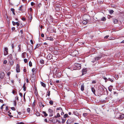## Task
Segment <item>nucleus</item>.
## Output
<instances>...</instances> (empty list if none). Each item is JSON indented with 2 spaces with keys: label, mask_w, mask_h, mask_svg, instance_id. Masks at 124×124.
Segmentation results:
<instances>
[{
  "label": "nucleus",
  "mask_w": 124,
  "mask_h": 124,
  "mask_svg": "<svg viewBox=\"0 0 124 124\" xmlns=\"http://www.w3.org/2000/svg\"><path fill=\"white\" fill-rule=\"evenodd\" d=\"M9 62L10 64L12 66L13 64L14 61L12 60H10L9 61Z\"/></svg>",
  "instance_id": "14"
},
{
  "label": "nucleus",
  "mask_w": 124,
  "mask_h": 124,
  "mask_svg": "<svg viewBox=\"0 0 124 124\" xmlns=\"http://www.w3.org/2000/svg\"><path fill=\"white\" fill-rule=\"evenodd\" d=\"M91 90L92 92H93L94 94H95V90L94 88L93 87H92L91 88Z\"/></svg>",
  "instance_id": "20"
},
{
  "label": "nucleus",
  "mask_w": 124,
  "mask_h": 124,
  "mask_svg": "<svg viewBox=\"0 0 124 124\" xmlns=\"http://www.w3.org/2000/svg\"><path fill=\"white\" fill-rule=\"evenodd\" d=\"M12 93L13 94L15 93H16V91L14 90H13Z\"/></svg>",
  "instance_id": "55"
},
{
  "label": "nucleus",
  "mask_w": 124,
  "mask_h": 124,
  "mask_svg": "<svg viewBox=\"0 0 124 124\" xmlns=\"http://www.w3.org/2000/svg\"><path fill=\"white\" fill-rule=\"evenodd\" d=\"M22 20L23 21H24L25 20V18L23 17L22 19Z\"/></svg>",
  "instance_id": "60"
},
{
  "label": "nucleus",
  "mask_w": 124,
  "mask_h": 124,
  "mask_svg": "<svg viewBox=\"0 0 124 124\" xmlns=\"http://www.w3.org/2000/svg\"><path fill=\"white\" fill-rule=\"evenodd\" d=\"M48 111L49 112V113L50 114L49 115V116L50 117L52 116H53V110L50 108L49 109Z\"/></svg>",
  "instance_id": "6"
},
{
  "label": "nucleus",
  "mask_w": 124,
  "mask_h": 124,
  "mask_svg": "<svg viewBox=\"0 0 124 124\" xmlns=\"http://www.w3.org/2000/svg\"><path fill=\"white\" fill-rule=\"evenodd\" d=\"M114 12V11L113 10H111L109 11V12L110 14H112Z\"/></svg>",
  "instance_id": "34"
},
{
  "label": "nucleus",
  "mask_w": 124,
  "mask_h": 124,
  "mask_svg": "<svg viewBox=\"0 0 124 124\" xmlns=\"http://www.w3.org/2000/svg\"><path fill=\"white\" fill-rule=\"evenodd\" d=\"M35 90V91L34 92V93L36 95H38V92L37 91V89L36 88Z\"/></svg>",
  "instance_id": "25"
},
{
  "label": "nucleus",
  "mask_w": 124,
  "mask_h": 124,
  "mask_svg": "<svg viewBox=\"0 0 124 124\" xmlns=\"http://www.w3.org/2000/svg\"><path fill=\"white\" fill-rule=\"evenodd\" d=\"M12 31H14L15 30V28L14 27H13L12 28Z\"/></svg>",
  "instance_id": "58"
},
{
  "label": "nucleus",
  "mask_w": 124,
  "mask_h": 124,
  "mask_svg": "<svg viewBox=\"0 0 124 124\" xmlns=\"http://www.w3.org/2000/svg\"><path fill=\"white\" fill-rule=\"evenodd\" d=\"M44 34H41V36L42 37H44Z\"/></svg>",
  "instance_id": "56"
},
{
  "label": "nucleus",
  "mask_w": 124,
  "mask_h": 124,
  "mask_svg": "<svg viewBox=\"0 0 124 124\" xmlns=\"http://www.w3.org/2000/svg\"><path fill=\"white\" fill-rule=\"evenodd\" d=\"M14 106H16V101H14Z\"/></svg>",
  "instance_id": "40"
},
{
  "label": "nucleus",
  "mask_w": 124,
  "mask_h": 124,
  "mask_svg": "<svg viewBox=\"0 0 124 124\" xmlns=\"http://www.w3.org/2000/svg\"><path fill=\"white\" fill-rule=\"evenodd\" d=\"M11 109L12 110H15V108L14 107H11Z\"/></svg>",
  "instance_id": "46"
},
{
  "label": "nucleus",
  "mask_w": 124,
  "mask_h": 124,
  "mask_svg": "<svg viewBox=\"0 0 124 124\" xmlns=\"http://www.w3.org/2000/svg\"><path fill=\"white\" fill-rule=\"evenodd\" d=\"M108 79L109 80L111 81L112 82H113V80L111 78H109Z\"/></svg>",
  "instance_id": "43"
},
{
  "label": "nucleus",
  "mask_w": 124,
  "mask_h": 124,
  "mask_svg": "<svg viewBox=\"0 0 124 124\" xmlns=\"http://www.w3.org/2000/svg\"><path fill=\"white\" fill-rule=\"evenodd\" d=\"M113 22L115 24L117 23L118 22V20L116 19H112Z\"/></svg>",
  "instance_id": "12"
},
{
  "label": "nucleus",
  "mask_w": 124,
  "mask_h": 124,
  "mask_svg": "<svg viewBox=\"0 0 124 124\" xmlns=\"http://www.w3.org/2000/svg\"><path fill=\"white\" fill-rule=\"evenodd\" d=\"M44 121L46 122H47V119H45L44 120Z\"/></svg>",
  "instance_id": "63"
},
{
  "label": "nucleus",
  "mask_w": 124,
  "mask_h": 124,
  "mask_svg": "<svg viewBox=\"0 0 124 124\" xmlns=\"http://www.w3.org/2000/svg\"><path fill=\"white\" fill-rule=\"evenodd\" d=\"M70 122V120H68L67 122V124H69Z\"/></svg>",
  "instance_id": "39"
},
{
  "label": "nucleus",
  "mask_w": 124,
  "mask_h": 124,
  "mask_svg": "<svg viewBox=\"0 0 124 124\" xmlns=\"http://www.w3.org/2000/svg\"><path fill=\"white\" fill-rule=\"evenodd\" d=\"M117 115L119 116V117H117V118H118V119H123L124 118V115L123 114L120 115L119 113H118L117 114Z\"/></svg>",
  "instance_id": "5"
},
{
  "label": "nucleus",
  "mask_w": 124,
  "mask_h": 124,
  "mask_svg": "<svg viewBox=\"0 0 124 124\" xmlns=\"http://www.w3.org/2000/svg\"><path fill=\"white\" fill-rule=\"evenodd\" d=\"M24 61L25 63H26L27 62V60L26 59H24Z\"/></svg>",
  "instance_id": "38"
},
{
  "label": "nucleus",
  "mask_w": 124,
  "mask_h": 124,
  "mask_svg": "<svg viewBox=\"0 0 124 124\" xmlns=\"http://www.w3.org/2000/svg\"><path fill=\"white\" fill-rule=\"evenodd\" d=\"M81 90L82 91H83L84 90V85L83 84L81 86Z\"/></svg>",
  "instance_id": "17"
},
{
  "label": "nucleus",
  "mask_w": 124,
  "mask_h": 124,
  "mask_svg": "<svg viewBox=\"0 0 124 124\" xmlns=\"http://www.w3.org/2000/svg\"><path fill=\"white\" fill-rule=\"evenodd\" d=\"M8 106H6V110H7L8 109Z\"/></svg>",
  "instance_id": "59"
},
{
  "label": "nucleus",
  "mask_w": 124,
  "mask_h": 124,
  "mask_svg": "<svg viewBox=\"0 0 124 124\" xmlns=\"http://www.w3.org/2000/svg\"><path fill=\"white\" fill-rule=\"evenodd\" d=\"M19 124H24L23 123L21 122L20 123H19Z\"/></svg>",
  "instance_id": "64"
},
{
  "label": "nucleus",
  "mask_w": 124,
  "mask_h": 124,
  "mask_svg": "<svg viewBox=\"0 0 124 124\" xmlns=\"http://www.w3.org/2000/svg\"><path fill=\"white\" fill-rule=\"evenodd\" d=\"M40 84L42 86H43L44 87H46V85L45 84L43 83L42 82H40Z\"/></svg>",
  "instance_id": "19"
},
{
  "label": "nucleus",
  "mask_w": 124,
  "mask_h": 124,
  "mask_svg": "<svg viewBox=\"0 0 124 124\" xmlns=\"http://www.w3.org/2000/svg\"><path fill=\"white\" fill-rule=\"evenodd\" d=\"M25 83L23 85V90L24 91H25L26 90V87H25Z\"/></svg>",
  "instance_id": "16"
},
{
  "label": "nucleus",
  "mask_w": 124,
  "mask_h": 124,
  "mask_svg": "<svg viewBox=\"0 0 124 124\" xmlns=\"http://www.w3.org/2000/svg\"><path fill=\"white\" fill-rule=\"evenodd\" d=\"M5 74L3 72H1L0 74V77L1 79H3L5 76Z\"/></svg>",
  "instance_id": "7"
},
{
  "label": "nucleus",
  "mask_w": 124,
  "mask_h": 124,
  "mask_svg": "<svg viewBox=\"0 0 124 124\" xmlns=\"http://www.w3.org/2000/svg\"><path fill=\"white\" fill-rule=\"evenodd\" d=\"M49 104L51 105H52L53 104V101L52 100H51L49 102Z\"/></svg>",
  "instance_id": "29"
},
{
  "label": "nucleus",
  "mask_w": 124,
  "mask_h": 124,
  "mask_svg": "<svg viewBox=\"0 0 124 124\" xmlns=\"http://www.w3.org/2000/svg\"><path fill=\"white\" fill-rule=\"evenodd\" d=\"M115 77L116 78H118V76L117 75H116L115 76Z\"/></svg>",
  "instance_id": "62"
},
{
  "label": "nucleus",
  "mask_w": 124,
  "mask_h": 124,
  "mask_svg": "<svg viewBox=\"0 0 124 124\" xmlns=\"http://www.w3.org/2000/svg\"><path fill=\"white\" fill-rule=\"evenodd\" d=\"M25 55H22V57L23 58H24L25 57Z\"/></svg>",
  "instance_id": "54"
},
{
  "label": "nucleus",
  "mask_w": 124,
  "mask_h": 124,
  "mask_svg": "<svg viewBox=\"0 0 124 124\" xmlns=\"http://www.w3.org/2000/svg\"><path fill=\"white\" fill-rule=\"evenodd\" d=\"M3 100H0V102L1 103H3Z\"/></svg>",
  "instance_id": "61"
},
{
  "label": "nucleus",
  "mask_w": 124,
  "mask_h": 124,
  "mask_svg": "<svg viewBox=\"0 0 124 124\" xmlns=\"http://www.w3.org/2000/svg\"><path fill=\"white\" fill-rule=\"evenodd\" d=\"M25 9L26 8L25 6H24L23 5H22L19 8V10L21 11L22 12H23L25 11Z\"/></svg>",
  "instance_id": "4"
},
{
  "label": "nucleus",
  "mask_w": 124,
  "mask_h": 124,
  "mask_svg": "<svg viewBox=\"0 0 124 124\" xmlns=\"http://www.w3.org/2000/svg\"><path fill=\"white\" fill-rule=\"evenodd\" d=\"M86 69H83L82 71V74L83 75L86 73Z\"/></svg>",
  "instance_id": "15"
},
{
  "label": "nucleus",
  "mask_w": 124,
  "mask_h": 124,
  "mask_svg": "<svg viewBox=\"0 0 124 124\" xmlns=\"http://www.w3.org/2000/svg\"><path fill=\"white\" fill-rule=\"evenodd\" d=\"M74 68L75 69L79 70L81 68V65L78 63H75L74 64Z\"/></svg>",
  "instance_id": "3"
},
{
  "label": "nucleus",
  "mask_w": 124,
  "mask_h": 124,
  "mask_svg": "<svg viewBox=\"0 0 124 124\" xmlns=\"http://www.w3.org/2000/svg\"><path fill=\"white\" fill-rule=\"evenodd\" d=\"M41 45L40 44H37L35 47V48H34V49H36V48H38L39 46H40Z\"/></svg>",
  "instance_id": "23"
},
{
  "label": "nucleus",
  "mask_w": 124,
  "mask_h": 124,
  "mask_svg": "<svg viewBox=\"0 0 124 124\" xmlns=\"http://www.w3.org/2000/svg\"><path fill=\"white\" fill-rule=\"evenodd\" d=\"M30 108H28L27 109V111L28 113H30Z\"/></svg>",
  "instance_id": "36"
},
{
  "label": "nucleus",
  "mask_w": 124,
  "mask_h": 124,
  "mask_svg": "<svg viewBox=\"0 0 124 124\" xmlns=\"http://www.w3.org/2000/svg\"><path fill=\"white\" fill-rule=\"evenodd\" d=\"M36 115L38 116H40V114L38 112H37L36 113Z\"/></svg>",
  "instance_id": "45"
},
{
  "label": "nucleus",
  "mask_w": 124,
  "mask_h": 124,
  "mask_svg": "<svg viewBox=\"0 0 124 124\" xmlns=\"http://www.w3.org/2000/svg\"><path fill=\"white\" fill-rule=\"evenodd\" d=\"M40 62L41 64H43L44 63V61L42 60H41L40 61Z\"/></svg>",
  "instance_id": "30"
},
{
  "label": "nucleus",
  "mask_w": 124,
  "mask_h": 124,
  "mask_svg": "<svg viewBox=\"0 0 124 124\" xmlns=\"http://www.w3.org/2000/svg\"><path fill=\"white\" fill-rule=\"evenodd\" d=\"M20 66L18 64H17L16 66V70L17 72H20Z\"/></svg>",
  "instance_id": "8"
},
{
  "label": "nucleus",
  "mask_w": 124,
  "mask_h": 124,
  "mask_svg": "<svg viewBox=\"0 0 124 124\" xmlns=\"http://www.w3.org/2000/svg\"><path fill=\"white\" fill-rule=\"evenodd\" d=\"M53 56L52 55H48L47 56V59L48 60H50L52 59Z\"/></svg>",
  "instance_id": "10"
},
{
  "label": "nucleus",
  "mask_w": 124,
  "mask_h": 124,
  "mask_svg": "<svg viewBox=\"0 0 124 124\" xmlns=\"http://www.w3.org/2000/svg\"><path fill=\"white\" fill-rule=\"evenodd\" d=\"M11 74V72H9L7 73V75L8 76H9Z\"/></svg>",
  "instance_id": "47"
},
{
  "label": "nucleus",
  "mask_w": 124,
  "mask_h": 124,
  "mask_svg": "<svg viewBox=\"0 0 124 124\" xmlns=\"http://www.w3.org/2000/svg\"><path fill=\"white\" fill-rule=\"evenodd\" d=\"M31 49H28V50L29 51V50H30V54H31V52H32V47H31Z\"/></svg>",
  "instance_id": "24"
},
{
  "label": "nucleus",
  "mask_w": 124,
  "mask_h": 124,
  "mask_svg": "<svg viewBox=\"0 0 124 124\" xmlns=\"http://www.w3.org/2000/svg\"><path fill=\"white\" fill-rule=\"evenodd\" d=\"M34 5V3L33 2H31V6H33Z\"/></svg>",
  "instance_id": "52"
},
{
  "label": "nucleus",
  "mask_w": 124,
  "mask_h": 124,
  "mask_svg": "<svg viewBox=\"0 0 124 124\" xmlns=\"http://www.w3.org/2000/svg\"><path fill=\"white\" fill-rule=\"evenodd\" d=\"M69 117V116L67 114H65L64 116V118H65L66 117Z\"/></svg>",
  "instance_id": "26"
},
{
  "label": "nucleus",
  "mask_w": 124,
  "mask_h": 124,
  "mask_svg": "<svg viewBox=\"0 0 124 124\" xmlns=\"http://www.w3.org/2000/svg\"><path fill=\"white\" fill-rule=\"evenodd\" d=\"M60 114L59 113H57L56 116H55V118H57L58 117H60Z\"/></svg>",
  "instance_id": "28"
},
{
  "label": "nucleus",
  "mask_w": 124,
  "mask_h": 124,
  "mask_svg": "<svg viewBox=\"0 0 124 124\" xmlns=\"http://www.w3.org/2000/svg\"><path fill=\"white\" fill-rule=\"evenodd\" d=\"M28 18L29 19V21L31 22V21L32 19V17L31 14H29V16H28Z\"/></svg>",
  "instance_id": "11"
},
{
  "label": "nucleus",
  "mask_w": 124,
  "mask_h": 124,
  "mask_svg": "<svg viewBox=\"0 0 124 124\" xmlns=\"http://www.w3.org/2000/svg\"><path fill=\"white\" fill-rule=\"evenodd\" d=\"M50 91H49V90H48L47 92V95L48 96H49L50 95Z\"/></svg>",
  "instance_id": "32"
},
{
  "label": "nucleus",
  "mask_w": 124,
  "mask_h": 124,
  "mask_svg": "<svg viewBox=\"0 0 124 124\" xmlns=\"http://www.w3.org/2000/svg\"><path fill=\"white\" fill-rule=\"evenodd\" d=\"M16 24L17 25V26H19V25L20 24L18 22H16Z\"/></svg>",
  "instance_id": "48"
},
{
  "label": "nucleus",
  "mask_w": 124,
  "mask_h": 124,
  "mask_svg": "<svg viewBox=\"0 0 124 124\" xmlns=\"http://www.w3.org/2000/svg\"><path fill=\"white\" fill-rule=\"evenodd\" d=\"M11 10L12 11L13 15H15V9L13 8H11Z\"/></svg>",
  "instance_id": "21"
},
{
  "label": "nucleus",
  "mask_w": 124,
  "mask_h": 124,
  "mask_svg": "<svg viewBox=\"0 0 124 124\" xmlns=\"http://www.w3.org/2000/svg\"><path fill=\"white\" fill-rule=\"evenodd\" d=\"M30 42L32 44H33V42L32 40H30Z\"/></svg>",
  "instance_id": "57"
},
{
  "label": "nucleus",
  "mask_w": 124,
  "mask_h": 124,
  "mask_svg": "<svg viewBox=\"0 0 124 124\" xmlns=\"http://www.w3.org/2000/svg\"><path fill=\"white\" fill-rule=\"evenodd\" d=\"M19 95L21 97H22L23 96V94L22 93H20Z\"/></svg>",
  "instance_id": "51"
},
{
  "label": "nucleus",
  "mask_w": 124,
  "mask_h": 124,
  "mask_svg": "<svg viewBox=\"0 0 124 124\" xmlns=\"http://www.w3.org/2000/svg\"><path fill=\"white\" fill-rule=\"evenodd\" d=\"M62 123H64L65 122V120H66V119H62Z\"/></svg>",
  "instance_id": "33"
},
{
  "label": "nucleus",
  "mask_w": 124,
  "mask_h": 124,
  "mask_svg": "<svg viewBox=\"0 0 124 124\" xmlns=\"http://www.w3.org/2000/svg\"><path fill=\"white\" fill-rule=\"evenodd\" d=\"M29 65L30 67L32 66V63L31 61L29 62Z\"/></svg>",
  "instance_id": "35"
},
{
  "label": "nucleus",
  "mask_w": 124,
  "mask_h": 124,
  "mask_svg": "<svg viewBox=\"0 0 124 124\" xmlns=\"http://www.w3.org/2000/svg\"><path fill=\"white\" fill-rule=\"evenodd\" d=\"M35 68H33L32 70V71L33 72H34L35 71Z\"/></svg>",
  "instance_id": "42"
},
{
  "label": "nucleus",
  "mask_w": 124,
  "mask_h": 124,
  "mask_svg": "<svg viewBox=\"0 0 124 124\" xmlns=\"http://www.w3.org/2000/svg\"><path fill=\"white\" fill-rule=\"evenodd\" d=\"M101 57V56H98L95 57L93 58H91V62L93 63L96 61H97L98 60L100 59Z\"/></svg>",
  "instance_id": "2"
},
{
  "label": "nucleus",
  "mask_w": 124,
  "mask_h": 124,
  "mask_svg": "<svg viewBox=\"0 0 124 124\" xmlns=\"http://www.w3.org/2000/svg\"><path fill=\"white\" fill-rule=\"evenodd\" d=\"M109 37V36L108 35H107L104 38L105 39H107L108 37Z\"/></svg>",
  "instance_id": "50"
},
{
  "label": "nucleus",
  "mask_w": 124,
  "mask_h": 124,
  "mask_svg": "<svg viewBox=\"0 0 124 124\" xmlns=\"http://www.w3.org/2000/svg\"><path fill=\"white\" fill-rule=\"evenodd\" d=\"M83 18L85 20L83 21L82 23L84 24H86L89 21V19L88 18H90V17L87 15H85L83 16Z\"/></svg>",
  "instance_id": "1"
},
{
  "label": "nucleus",
  "mask_w": 124,
  "mask_h": 124,
  "mask_svg": "<svg viewBox=\"0 0 124 124\" xmlns=\"http://www.w3.org/2000/svg\"><path fill=\"white\" fill-rule=\"evenodd\" d=\"M7 57L8 59H10V60H12V55H9Z\"/></svg>",
  "instance_id": "18"
},
{
  "label": "nucleus",
  "mask_w": 124,
  "mask_h": 124,
  "mask_svg": "<svg viewBox=\"0 0 124 124\" xmlns=\"http://www.w3.org/2000/svg\"><path fill=\"white\" fill-rule=\"evenodd\" d=\"M106 19L105 17H103L101 18V20L103 21H106Z\"/></svg>",
  "instance_id": "22"
},
{
  "label": "nucleus",
  "mask_w": 124,
  "mask_h": 124,
  "mask_svg": "<svg viewBox=\"0 0 124 124\" xmlns=\"http://www.w3.org/2000/svg\"><path fill=\"white\" fill-rule=\"evenodd\" d=\"M4 54H8V49L7 47H5L4 49Z\"/></svg>",
  "instance_id": "9"
},
{
  "label": "nucleus",
  "mask_w": 124,
  "mask_h": 124,
  "mask_svg": "<svg viewBox=\"0 0 124 124\" xmlns=\"http://www.w3.org/2000/svg\"><path fill=\"white\" fill-rule=\"evenodd\" d=\"M11 46H12V49H13L14 48V44L13 43L11 44Z\"/></svg>",
  "instance_id": "53"
},
{
  "label": "nucleus",
  "mask_w": 124,
  "mask_h": 124,
  "mask_svg": "<svg viewBox=\"0 0 124 124\" xmlns=\"http://www.w3.org/2000/svg\"><path fill=\"white\" fill-rule=\"evenodd\" d=\"M87 115L88 114L87 113H84L83 114V116L85 117L86 116H87Z\"/></svg>",
  "instance_id": "31"
},
{
  "label": "nucleus",
  "mask_w": 124,
  "mask_h": 124,
  "mask_svg": "<svg viewBox=\"0 0 124 124\" xmlns=\"http://www.w3.org/2000/svg\"><path fill=\"white\" fill-rule=\"evenodd\" d=\"M12 23L13 24V25H15L16 24V22H14L13 21L12 22Z\"/></svg>",
  "instance_id": "41"
},
{
  "label": "nucleus",
  "mask_w": 124,
  "mask_h": 124,
  "mask_svg": "<svg viewBox=\"0 0 124 124\" xmlns=\"http://www.w3.org/2000/svg\"><path fill=\"white\" fill-rule=\"evenodd\" d=\"M112 86H110L108 87L109 90L110 91H112V89H111Z\"/></svg>",
  "instance_id": "37"
},
{
  "label": "nucleus",
  "mask_w": 124,
  "mask_h": 124,
  "mask_svg": "<svg viewBox=\"0 0 124 124\" xmlns=\"http://www.w3.org/2000/svg\"><path fill=\"white\" fill-rule=\"evenodd\" d=\"M47 40H49L50 41H53L54 39L53 38H52V37H47Z\"/></svg>",
  "instance_id": "13"
},
{
  "label": "nucleus",
  "mask_w": 124,
  "mask_h": 124,
  "mask_svg": "<svg viewBox=\"0 0 124 124\" xmlns=\"http://www.w3.org/2000/svg\"><path fill=\"white\" fill-rule=\"evenodd\" d=\"M7 60H4L3 62V63L4 64H5L7 63Z\"/></svg>",
  "instance_id": "44"
},
{
  "label": "nucleus",
  "mask_w": 124,
  "mask_h": 124,
  "mask_svg": "<svg viewBox=\"0 0 124 124\" xmlns=\"http://www.w3.org/2000/svg\"><path fill=\"white\" fill-rule=\"evenodd\" d=\"M43 113L44 114V116H47V114L45 112L43 111Z\"/></svg>",
  "instance_id": "27"
},
{
  "label": "nucleus",
  "mask_w": 124,
  "mask_h": 124,
  "mask_svg": "<svg viewBox=\"0 0 124 124\" xmlns=\"http://www.w3.org/2000/svg\"><path fill=\"white\" fill-rule=\"evenodd\" d=\"M41 6V4L39 3L38 5V7L40 8V7Z\"/></svg>",
  "instance_id": "49"
}]
</instances>
